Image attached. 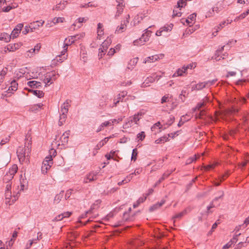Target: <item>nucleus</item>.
<instances>
[{
    "instance_id": "obj_1",
    "label": "nucleus",
    "mask_w": 249,
    "mask_h": 249,
    "mask_svg": "<svg viewBox=\"0 0 249 249\" xmlns=\"http://www.w3.org/2000/svg\"><path fill=\"white\" fill-rule=\"evenodd\" d=\"M31 146L29 143L27 146L24 147L19 146L17 150V154L20 162L26 161H29V154L31 151Z\"/></svg>"
},
{
    "instance_id": "obj_2",
    "label": "nucleus",
    "mask_w": 249,
    "mask_h": 249,
    "mask_svg": "<svg viewBox=\"0 0 249 249\" xmlns=\"http://www.w3.org/2000/svg\"><path fill=\"white\" fill-rule=\"evenodd\" d=\"M145 30L146 32L142 34L140 38L134 41L133 43L134 45L138 46L143 45L149 40V37L150 36L152 32L148 30V29Z\"/></svg>"
},
{
    "instance_id": "obj_3",
    "label": "nucleus",
    "mask_w": 249,
    "mask_h": 249,
    "mask_svg": "<svg viewBox=\"0 0 249 249\" xmlns=\"http://www.w3.org/2000/svg\"><path fill=\"white\" fill-rule=\"evenodd\" d=\"M18 166L16 164L13 165L10 168L8 172L4 175L3 180L4 181L8 183L9 181L11 180L18 171Z\"/></svg>"
},
{
    "instance_id": "obj_4",
    "label": "nucleus",
    "mask_w": 249,
    "mask_h": 249,
    "mask_svg": "<svg viewBox=\"0 0 249 249\" xmlns=\"http://www.w3.org/2000/svg\"><path fill=\"white\" fill-rule=\"evenodd\" d=\"M52 160L53 159L51 156L50 157H46L45 158V159L42 162L41 166V172L43 174H46L47 173V171L50 169L53 164Z\"/></svg>"
},
{
    "instance_id": "obj_5",
    "label": "nucleus",
    "mask_w": 249,
    "mask_h": 249,
    "mask_svg": "<svg viewBox=\"0 0 249 249\" xmlns=\"http://www.w3.org/2000/svg\"><path fill=\"white\" fill-rule=\"evenodd\" d=\"M112 41L109 37H107L101 44V47L99 49L100 53H104L108 48V46L111 44Z\"/></svg>"
},
{
    "instance_id": "obj_6",
    "label": "nucleus",
    "mask_w": 249,
    "mask_h": 249,
    "mask_svg": "<svg viewBox=\"0 0 249 249\" xmlns=\"http://www.w3.org/2000/svg\"><path fill=\"white\" fill-rule=\"evenodd\" d=\"M18 84L15 80H13L11 82V86L9 87L6 91L8 96H10L12 93V91H15L17 90Z\"/></svg>"
},
{
    "instance_id": "obj_7",
    "label": "nucleus",
    "mask_w": 249,
    "mask_h": 249,
    "mask_svg": "<svg viewBox=\"0 0 249 249\" xmlns=\"http://www.w3.org/2000/svg\"><path fill=\"white\" fill-rule=\"evenodd\" d=\"M142 115V113L141 112H139L137 114H135L133 117H130V120L128 121L127 123H126L125 125H127V124H129L131 125L133 122H134L136 124H137L138 122L141 118Z\"/></svg>"
},
{
    "instance_id": "obj_8",
    "label": "nucleus",
    "mask_w": 249,
    "mask_h": 249,
    "mask_svg": "<svg viewBox=\"0 0 249 249\" xmlns=\"http://www.w3.org/2000/svg\"><path fill=\"white\" fill-rule=\"evenodd\" d=\"M74 42V40L71 39V36L65 38L63 46V50L61 52V55H64L65 54V53L67 51L68 47Z\"/></svg>"
},
{
    "instance_id": "obj_9",
    "label": "nucleus",
    "mask_w": 249,
    "mask_h": 249,
    "mask_svg": "<svg viewBox=\"0 0 249 249\" xmlns=\"http://www.w3.org/2000/svg\"><path fill=\"white\" fill-rule=\"evenodd\" d=\"M220 193H221V195L219 196L218 197H216L214 199H213V200L212 201L211 204L207 207V213H209L211 212V211H210V210L211 208H214L216 206L215 202L217 201L219 199L222 198V197L224 196V192L221 191Z\"/></svg>"
},
{
    "instance_id": "obj_10",
    "label": "nucleus",
    "mask_w": 249,
    "mask_h": 249,
    "mask_svg": "<svg viewBox=\"0 0 249 249\" xmlns=\"http://www.w3.org/2000/svg\"><path fill=\"white\" fill-rule=\"evenodd\" d=\"M70 134V131L68 130L66 131L64 133H63V134L61 136V137L60 138V140L61 142V145H65L68 143Z\"/></svg>"
},
{
    "instance_id": "obj_11",
    "label": "nucleus",
    "mask_w": 249,
    "mask_h": 249,
    "mask_svg": "<svg viewBox=\"0 0 249 249\" xmlns=\"http://www.w3.org/2000/svg\"><path fill=\"white\" fill-rule=\"evenodd\" d=\"M67 4V1H60L58 4H56L55 6L53 8V10L56 11H60L63 10L65 8Z\"/></svg>"
},
{
    "instance_id": "obj_12",
    "label": "nucleus",
    "mask_w": 249,
    "mask_h": 249,
    "mask_svg": "<svg viewBox=\"0 0 249 249\" xmlns=\"http://www.w3.org/2000/svg\"><path fill=\"white\" fill-rule=\"evenodd\" d=\"M44 21L42 20L36 21L30 24V28L31 32L33 31V29H36L43 25Z\"/></svg>"
},
{
    "instance_id": "obj_13",
    "label": "nucleus",
    "mask_w": 249,
    "mask_h": 249,
    "mask_svg": "<svg viewBox=\"0 0 249 249\" xmlns=\"http://www.w3.org/2000/svg\"><path fill=\"white\" fill-rule=\"evenodd\" d=\"M155 81V78L153 76L147 77L142 84V87L145 88L149 86L150 83H153Z\"/></svg>"
},
{
    "instance_id": "obj_14",
    "label": "nucleus",
    "mask_w": 249,
    "mask_h": 249,
    "mask_svg": "<svg viewBox=\"0 0 249 249\" xmlns=\"http://www.w3.org/2000/svg\"><path fill=\"white\" fill-rule=\"evenodd\" d=\"M71 212H64V213L57 215L55 217V220L56 221H61L64 218L69 217L71 215Z\"/></svg>"
},
{
    "instance_id": "obj_15",
    "label": "nucleus",
    "mask_w": 249,
    "mask_h": 249,
    "mask_svg": "<svg viewBox=\"0 0 249 249\" xmlns=\"http://www.w3.org/2000/svg\"><path fill=\"white\" fill-rule=\"evenodd\" d=\"M71 102V101L69 100H67L61 106V111L62 113H67L68 112V107L69 106V104Z\"/></svg>"
},
{
    "instance_id": "obj_16",
    "label": "nucleus",
    "mask_w": 249,
    "mask_h": 249,
    "mask_svg": "<svg viewBox=\"0 0 249 249\" xmlns=\"http://www.w3.org/2000/svg\"><path fill=\"white\" fill-rule=\"evenodd\" d=\"M127 93V92L126 91H123L121 93L119 94L117 98V101L114 102V106H116L120 101H122L124 98L126 96Z\"/></svg>"
},
{
    "instance_id": "obj_17",
    "label": "nucleus",
    "mask_w": 249,
    "mask_h": 249,
    "mask_svg": "<svg viewBox=\"0 0 249 249\" xmlns=\"http://www.w3.org/2000/svg\"><path fill=\"white\" fill-rule=\"evenodd\" d=\"M27 85L32 88H39L41 87V83L36 81H30L27 82Z\"/></svg>"
},
{
    "instance_id": "obj_18",
    "label": "nucleus",
    "mask_w": 249,
    "mask_h": 249,
    "mask_svg": "<svg viewBox=\"0 0 249 249\" xmlns=\"http://www.w3.org/2000/svg\"><path fill=\"white\" fill-rule=\"evenodd\" d=\"M172 171H167L164 173L162 176L159 179V180L156 183L155 186L160 184L165 178H168L169 176L172 173Z\"/></svg>"
},
{
    "instance_id": "obj_19",
    "label": "nucleus",
    "mask_w": 249,
    "mask_h": 249,
    "mask_svg": "<svg viewBox=\"0 0 249 249\" xmlns=\"http://www.w3.org/2000/svg\"><path fill=\"white\" fill-rule=\"evenodd\" d=\"M64 191H61L59 194H57L54 198V203L58 204L63 197Z\"/></svg>"
},
{
    "instance_id": "obj_20",
    "label": "nucleus",
    "mask_w": 249,
    "mask_h": 249,
    "mask_svg": "<svg viewBox=\"0 0 249 249\" xmlns=\"http://www.w3.org/2000/svg\"><path fill=\"white\" fill-rule=\"evenodd\" d=\"M29 92L33 93L34 95L36 96L38 98H41L44 96V93L42 91L29 89Z\"/></svg>"
},
{
    "instance_id": "obj_21",
    "label": "nucleus",
    "mask_w": 249,
    "mask_h": 249,
    "mask_svg": "<svg viewBox=\"0 0 249 249\" xmlns=\"http://www.w3.org/2000/svg\"><path fill=\"white\" fill-rule=\"evenodd\" d=\"M20 45L18 44H9L7 49L10 52H14L18 49Z\"/></svg>"
},
{
    "instance_id": "obj_22",
    "label": "nucleus",
    "mask_w": 249,
    "mask_h": 249,
    "mask_svg": "<svg viewBox=\"0 0 249 249\" xmlns=\"http://www.w3.org/2000/svg\"><path fill=\"white\" fill-rule=\"evenodd\" d=\"M11 38V36H10V35H9L8 34L4 33L1 34L0 36V40H4L7 42L10 41V39Z\"/></svg>"
},
{
    "instance_id": "obj_23",
    "label": "nucleus",
    "mask_w": 249,
    "mask_h": 249,
    "mask_svg": "<svg viewBox=\"0 0 249 249\" xmlns=\"http://www.w3.org/2000/svg\"><path fill=\"white\" fill-rule=\"evenodd\" d=\"M187 213V210L185 209L182 212H180V213L176 214L175 215H174L172 217V219L174 220V222L175 223L176 219H180V218H181L183 216H184L185 214H186Z\"/></svg>"
},
{
    "instance_id": "obj_24",
    "label": "nucleus",
    "mask_w": 249,
    "mask_h": 249,
    "mask_svg": "<svg viewBox=\"0 0 249 249\" xmlns=\"http://www.w3.org/2000/svg\"><path fill=\"white\" fill-rule=\"evenodd\" d=\"M224 47H225V46H223V47H221L220 50H217L216 51V53H215V58H214V59L216 60V61H218L220 60L221 58L222 59H224V56H223V57L221 56L220 58H218L219 56V55H220V54L221 53L223 50ZM223 55V56H225V54H224Z\"/></svg>"
},
{
    "instance_id": "obj_25",
    "label": "nucleus",
    "mask_w": 249,
    "mask_h": 249,
    "mask_svg": "<svg viewBox=\"0 0 249 249\" xmlns=\"http://www.w3.org/2000/svg\"><path fill=\"white\" fill-rule=\"evenodd\" d=\"M67 113H62L60 115V118L58 122L59 125H62L66 121L67 118Z\"/></svg>"
},
{
    "instance_id": "obj_26",
    "label": "nucleus",
    "mask_w": 249,
    "mask_h": 249,
    "mask_svg": "<svg viewBox=\"0 0 249 249\" xmlns=\"http://www.w3.org/2000/svg\"><path fill=\"white\" fill-rule=\"evenodd\" d=\"M126 26L124 24L121 23L120 26L117 27L115 30V33L120 34L124 32V31L126 29Z\"/></svg>"
},
{
    "instance_id": "obj_27",
    "label": "nucleus",
    "mask_w": 249,
    "mask_h": 249,
    "mask_svg": "<svg viewBox=\"0 0 249 249\" xmlns=\"http://www.w3.org/2000/svg\"><path fill=\"white\" fill-rule=\"evenodd\" d=\"M124 5L121 6H117V12L115 15V18H117L118 17L120 16L123 12Z\"/></svg>"
},
{
    "instance_id": "obj_28",
    "label": "nucleus",
    "mask_w": 249,
    "mask_h": 249,
    "mask_svg": "<svg viewBox=\"0 0 249 249\" xmlns=\"http://www.w3.org/2000/svg\"><path fill=\"white\" fill-rule=\"evenodd\" d=\"M43 82L45 84V86H46L47 85H49V83L51 84H52L53 82L51 80V77H50V76H49L48 73H46L45 75V77L43 80Z\"/></svg>"
},
{
    "instance_id": "obj_29",
    "label": "nucleus",
    "mask_w": 249,
    "mask_h": 249,
    "mask_svg": "<svg viewBox=\"0 0 249 249\" xmlns=\"http://www.w3.org/2000/svg\"><path fill=\"white\" fill-rule=\"evenodd\" d=\"M97 174H98V173L96 172H93L89 173L87 176V179L89 180V182L95 180L96 179L95 177L97 176Z\"/></svg>"
},
{
    "instance_id": "obj_30",
    "label": "nucleus",
    "mask_w": 249,
    "mask_h": 249,
    "mask_svg": "<svg viewBox=\"0 0 249 249\" xmlns=\"http://www.w3.org/2000/svg\"><path fill=\"white\" fill-rule=\"evenodd\" d=\"M159 58V56H158L157 55L149 56L146 58L144 63H146L153 62L154 61L158 60Z\"/></svg>"
},
{
    "instance_id": "obj_31",
    "label": "nucleus",
    "mask_w": 249,
    "mask_h": 249,
    "mask_svg": "<svg viewBox=\"0 0 249 249\" xmlns=\"http://www.w3.org/2000/svg\"><path fill=\"white\" fill-rule=\"evenodd\" d=\"M169 141L168 137L167 136H163L155 141V143L157 144H160L161 143H164L166 142Z\"/></svg>"
},
{
    "instance_id": "obj_32",
    "label": "nucleus",
    "mask_w": 249,
    "mask_h": 249,
    "mask_svg": "<svg viewBox=\"0 0 249 249\" xmlns=\"http://www.w3.org/2000/svg\"><path fill=\"white\" fill-rule=\"evenodd\" d=\"M109 139V137H106L104 140L100 141L96 146L97 148L99 149L104 146L108 142Z\"/></svg>"
},
{
    "instance_id": "obj_33",
    "label": "nucleus",
    "mask_w": 249,
    "mask_h": 249,
    "mask_svg": "<svg viewBox=\"0 0 249 249\" xmlns=\"http://www.w3.org/2000/svg\"><path fill=\"white\" fill-rule=\"evenodd\" d=\"M110 124V123L109 121H106L101 124L99 127L96 130L97 132L101 131L104 127L107 126Z\"/></svg>"
},
{
    "instance_id": "obj_34",
    "label": "nucleus",
    "mask_w": 249,
    "mask_h": 249,
    "mask_svg": "<svg viewBox=\"0 0 249 249\" xmlns=\"http://www.w3.org/2000/svg\"><path fill=\"white\" fill-rule=\"evenodd\" d=\"M173 25L172 24H170L169 25H166L164 26L163 27H161L160 29L161 30H163V32H168L169 31H171L173 28Z\"/></svg>"
},
{
    "instance_id": "obj_35",
    "label": "nucleus",
    "mask_w": 249,
    "mask_h": 249,
    "mask_svg": "<svg viewBox=\"0 0 249 249\" xmlns=\"http://www.w3.org/2000/svg\"><path fill=\"white\" fill-rule=\"evenodd\" d=\"M42 106L43 105L42 104H37L32 106L30 109L32 111H36L40 109Z\"/></svg>"
},
{
    "instance_id": "obj_36",
    "label": "nucleus",
    "mask_w": 249,
    "mask_h": 249,
    "mask_svg": "<svg viewBox=\"0 0 249 249\" xmlns=\"http://www.w3.org/2000/svg\"><path fill=\"white\" fill-rule=\"evenodd\" d=\"M207 86L205 84V82H204L199 83L196 84V89L197 90H201L203 88H205Z\"/></svg>"
},
{
    "instance_id": "obj_37",
    "label": "nucleus",
    "mask_w": 249,
    "mask_h": 249,
    "mask_svg": "<svg viewBox=\"0 0 249 249\" xmlns=\"http://www.w3.org/2000/svg\"><path fill=\"white\" fill-rule=\"evenodd\" d=\"M137 154H138V152H137V148H134V149H133L132 155H131V160H132L135 161L136 160Z\"/></svg>"
},
{
    "instance_id": "obj_38",
    "label": "nucleus",
    "mask_w": 249,
    "mask_h": 249,
    "mask_svg": "<svg viewBox=\"0 0 249 249\" xmlns=\"http://www.w3.org/2000/svg\"><path fill=\"white\" fill-rule=\"evenodd\" d=\"M138 61V57L134 58L133 59H132L130 60L129 62L128 63V65L132 66L133 68H134V66H135V65L137 63Z\"/></svg>"
},
{
    "instance_id": "obj_39",
    "label": "nucleus",
    "mask_w": 249,
    "mask_h": 249,
    "mask_svg": "<svg viewBox=\"0 0 249 249\" xmlns=\"http://www.w3.org/2000/svg\"><path fill=\"white\" fill-rule=\"evenodd\" d=\"M187 4V2L185 1H182L181 2L180 1V0H179L177 2V8H182L184 7Z\"/></svg>"
},
{
    "instance_id": "obj_40",
    "label": "nucleus",
    "mask_w": 249,
    "mask_h": 249,
    "mask_svg": "<svg viewBox=\"0 0 249 249\" xmlns=\"http://www.w3.org/2000/svg\"><path fill=\"white\" fill-rule=\"evenodd\" d=\"M185 72V71L182 69H178L173 75V77H175L177 76L182 75L183 73Z\"/></svg>"
},
{
    "instance_id": "obj_41",
    "label": "nucleus",
    "mask_w": 249,
    "mask_h": 249,
    "mask_svg": "<svg viewBox=\"0 0 249 249\" xmlns=\"http://www.w3.org/2000/svg\"><path fill=\"white\" fill-rule=\"evenodd\" d=\"M19 33L20 32L18 31V29L15 30L14 29L10 35V36H11L12 38L13 39L16 38L18 36Z\"/></svg>"
},
{
    "instance_id": "obj_42",
    "label": "nucleus",
    "mask_w": 249,
    "mask_h": 249,
    "mask_svg": "<svg viewBox=\"0 0 249 249\" xmlns=\"http://www.w3.org/2000/svg\"><path fill=\"white\" fill-rule=\"evenodd\" d=\"M84 36V34H81L80 35H74L73 36H71V39H73L74 40H77L78 39H80V38L83 37Z\"/></svg>"
},
{
    "instance_id": "obj_43",
    "label": "nucleus",
    "mask_w": 249,
    "mask_h": 249,
    "mask_svg": "<svg viewBox=\"0 0 249 249\" xmlns=\"http://www.w3.org/2000/svg\"><path fill=\"white\" fill-rule=\"evenodd\" d=\"M97 6V4H92L90 2H88V3H86L85 4L81 5V6H80V7L82 8H87V7H96Z\"/></svg>"
},
{
    "instance_id": "obj_44",
    "label": "nucleus",
    "mask_w": 249,
    "mask_h": 249,
    "mask_svg": "<svg viewBox=\"0 0 249 249\" xmlns=\"http://www.w3.org/2000/svg\"><path fill=\"white\" fill-rule=\"evenodd\" d=\"M174 121H175L174 116L173 115H170L169 117V119H168V120L167 121V122L166 123V124L168 126H170L174 123Z\"/></svg>"
},
{
    "instance_id": "obj_45",
    "label": "nucleus",
    "mask_w": 249,
    "mask_h": 249,
    "mask_svg": "<svg viewBox=\"0 0 249 249\" xmlns=\"http://www.w3.org/2000/svg\"><path fill=\"white\" fill-rule=\"evenodd\" d=\"M145 133L143 131H142L137 135V138L139 139V140L141 141H142L145 138Z\"/></svg>"
},
{
    "instance_id": "obj_46",
    "label": "nucleus",
    "mask_w": 249,
    "mask_h": 249,
    "mask_svg": "<svg viewBox=\"0 0 249 249\" xmlns=\"http://www.w3.org/2000/svg\"><path fill=\"white\" fill-rule=\"evenodd\" d=\"M196 155L189 158L186 161V164H189L192 163L193 161L196 160Z\"/></svg>"
},
{
    "instance_id": "obj_47",
    "label": "nucleus",
    "mask_w": 249,
    "mask_h": 249,
    "mask_svg": "<svg viewBox=\"0 0 249 249\" xmlns=\"http://www.w3.org/2000/svg\"><path fill=\"white\" fill-rule=\"evenodd\" d=\"M217 81V79H214V80H209V81H205V84L206 85V86L207 87H210L212 85H213V84H214Z\"/></svg>"
},
{
    "instance_id": "obj_48",
    "label": "nucleus",
    "mask_w": 249,
    "mask_h": 249,
    "mask_svg": "<svg viewBox=\"0 0 249 249\" xmlns=\"http://www.w3.org/2000/svg\"><path fill=\"white\" fill-rule=\"evenodd\" d=\"M30 27V25L29 26H26L25 27V28L23 29V30L22 31V34L24 35H26L28 33H29L30 32V31H31V29Z\"/></svg>"
},
{
    "instance_id": "obj_49",
    "label": "nucleus",
    "mask_w": 249,
    "mask_h": 249,
    "mask_svg": "<svg viewBox=\"0 0 249 249\" xmlns=\"http://www.w3.org/2000/svg\"><path fill=\"white\" fill-rule=\"evenodd\" d=\"M181 12H177L176 10H175V9H174L173 10V14L172 15V17L174 18V17H180L181 16Z\"/></svg>"
},
{
    "instance_id": "obj_50",
    "label": "nucleus",
    "mask_w": 249,
    "mask_h": 249,
    "mask_svg": "<svg viewBox=\"0 0 249 249\" xmlns=\"http://www.w3.org/2000/svg\"><path fill=\"white\" fill-rule=\"evenodd\" d=\"M186 91L185 90H182L181 93L180 94L179 98L181 100L182 102H184L185 100V94Z\"/></svg>"
},
{
    "instance_id": "obj_51",
    "label": "nucleus",
    "mask_w": 249,
    "mask_h": 249,
    "mask_svg": "<svg viewBox=\"0 0 249 249\" xmlns=\"http://www.w3.org/2000/svg\"><path fill=\"white\" fill-rule=\"evenodd\" d=\"M160 207L159 206H158V205L156 203V204L152 205V206H151L149 208V211L151 212H153V211H154L155 210L158 209Z\"/></svg>"
},
{
    "instance_id": "obj_52",
    "label": "nucleus",
    "mask_w": 249,
    "mask_h": 249,
    "mask_svg": "<svg viewBox=\"0 0 249 249\" xmlns=\"http://www.w3.org/2000/svg\"><path fill=\"white\" fill-rule=\"evenodd\" d=\"M247 246V242H241L238 244L237 245V248L235 249H239L242 248V246L245 247Z\"/></svg>"
},
{
    "instance_id": "obj_53",
    "label": "nucleus",
    "mask_w": 249,
    "mask_h": 249,
    "mask_svg": "<svg viewBox=\"0 0 249 249\" xmlns=\"http://www.w3.org/2000/svg\"><path fill=\"white\" fill-rule=\"evenodd\" d=\"M133 175V173H131V174H129L128 176H127L124 178V181H125V182L127 183L128 182H129L131 180V179L132 178Z\"/></svg>"
},
{
    "instance_id": "obj_54",
    "label": "nucleus",
    "mask_w": 249,
    "mask_h": 249,
    "mask_svg": "<svg viewBox=\"0 0 249 249\" xmlns=\"http://www.w3.org/2000/svg\"><path fill=\"white\" fill-rule=\"evenodd\" d=\"M240 235V233L238 234V235H236L235 236H234L231 240V241H230L231 244H233V243H235L237 240H238V238H237V237L238 235Z\"/></svg>"
},
{
    "instance_id": "obj_55",
    "label": "nucleus",
    "mask_w": 249,
    "mask_h": 249,
    "mask_svg": "<svg viewBox=\"0 0 249 249\" xmlns=\"http://www.w3.org/2000/svg\"><path fill=\"white\" fill-rule=\"evenodd\" d=\"M239 109L238 108L235 107H232L231 108L230 110V112L231 113H235L238 112Z\"/></svg>"
},
{
    "instance_id": "obj_56",
    "label": "nucleus",
    "mask_w": 249,
    "mask_h": 249,
    "mask_svg": "<svg viewBox=\"0 0 249 249\" xmlns=\"http://www.w3.org/2000/svg\"><path fill=\"white\" fill-rule=\"evenodd\" d=\"M7 68H5V69H3L1 71H0V76H1V78L2 77L4 78V76L6 75V74L7 73Z\"/></svg>"
},
{
    "instance_id": "obj_57",
    "label": "nucleus",
    "mask_w": 249,
    "mask_h": 249,
    "mask_svg": "<svg viewBox=\"0 0 249 249\" xmlns=\"http://www.w3.org/2000/svg\"><path fill=\"white\" fill-rule=\"evenodd\" d=\"M194 67V64H190L186 66H183L182 69H183L185 71L188 69H192Z\"/></svg>"
},
{
    "instance_id": "obj_58",
    "label": "nucleus",
    "mask_w": 249,
    "mask_h": 249,
    "mask_svg": "<svg viewBox=\"0 0 249 249\" xmlns=\"http://www.w3.org/2000/svg\"><path fill=\"white\" fill-rule=\"evenodd\" d=\"M160 122H158L157 123H156L152 127H151V130L152 131H154L155 130V129L157 127H159V129H160L161 128V127H160Z\"/></svg>"
},
{
    "instance_id": "obj_59",
    "label": "nucleus",
    "mask_w": 249,
    "mask_h": 249,
    "mask_svg": "<svg viewBox=\"0 0 249 249\" xmlns=\"http://www.w3.org/2000/svg\"><path fill=\"white\" fill-rule=\"evenodd\" d=\"M71 191H72V190H69L67 191V192L65 194V200L68 199L70 197L71 194Z\"/></svg>"
},
{
    "instance_id": "obj_60",
    "label": "nucleus",
    "mask_w": 249,
    "mask_h": 249,
    "mask_svg": "<svg viewBox=\"0 0 249 249\" xmlns=\"http://www.w3.org/2000/svg\"><path fill=\"white\" fill-rule=\"evenodd\" d=\"M5 195L6 199H9L12 197L11 191H5Z\"/></svg>"
},
{
    "instance_id": "obj_61",
    "label": "nucleus",
    "mask_w": 249,
    "mask_h": 249,
    "mask_svg": "<svg viewBox=\"0 0 249 249\" xmlns=\"http://www.w3.org/2000/svg\"><path fill=\"white\" fill-rule=\"evenodd\" d=\"M103 30H97V37L98 39H100V37L103 35Z\"/></svg>"
},
{
    "instance_id": "obj_62",
    "label": "nucleus",
    "mask_w": 249,
    "mask_h": 249,
    "mask_svg": "<svg viewBox=\"0 0 249 249\" xmlns=\"http://www.w3.org/2000/svg\"><path fill=\"white\" fill-rule=\"evenodd\" d=\"M11 9H12V8L10 7V5H9V6H6V7H4L2 8V12H8Z\"/></svg>"
},
{
    "instance_id": "obj_63",
    "label": "nucleus",
    "mask_w": 249,
    "mask_h": 249,
    "mask_svg": "<svg viewBox=\"0 0 249 249\" xmlns=\"http://www.w3.org/2000/svg\"><path fill=\"white\" fill-rule=\"evenodd\" d=\"M168 98H169V97L167 95L163 96L161 99V103L163 104V103L167 102Z\"/></svg>"
},
{
    "instance_id": "obj_64",
    "label": "nucleus",
    "mask_w": 249,
    "mask_h": 249,
    "mask_svg": "<svg viewBox=\"0 0 249 249\" xmlns=\"http://www.w3.org/2000/svg\"><path fill=\"white\" fill-rule=\"evenodd\" d=\"M196 13H194L190 15L189 16V17H188V18H189L190 20H191V21H194L196 19Z\"/></svg>"
}]
</instances>
